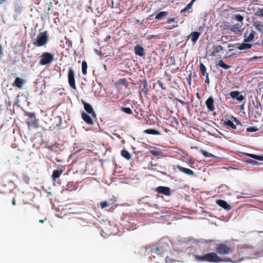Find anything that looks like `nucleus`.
Here are the masks:
<instances>
[{
  "label": "nucleus",
  "mask_w": 263,
  "mask_h": 263,
  "mask_svg": "<svg viewBox=\"0 0 263 263\" xmlns=\"http://www.w3.org/2000/svg\"><path fill=\"white\" fill-rule=\"evenodd\" d=\"M247 162L250 164H254V165H258V163L257 161H255V160L250 159L247 161Z\"/></svg>",
  "instance_id": "nucleus-47"
},
{
  "label": "nucleus",
  "mask_w": 263,
  "mask_h": 263,
  "mask_svg": "<svg viewBox=\"0 0 263 263\" xmlns=\"http://www.w3.org/2000/svg\"><path fill=\"white\" fill-rule=\"evenodd\" d=\"M241 27V25L239 23H237L235 25H231L230 27V30L235 32H240L241 31L240 28Z\"/></svg>",
  "instance_id": "nucleus-21"
},
{
  "label": "nucleus",
  "mask_w": 263,
  "mask_h": 263,
  "mask_svg": "<svg viewBox=\"0 0 263 263\" xmlns=\"http://www.w3.org/2000/svg\"><path fill=\"white\" fill-rule=\"evenodd\" d=\"M24 82L25 81L24 80L19 77H16L14 81L13 85L19 89H21L23 87Z\"/></svg>",
  "instance_id": "nucleus-19"
},
{
  "label": "nucleus",
  "mask_w": 263,
  "mask_h": 263,
  "mask_svg": "<svg viewBox=\"0 0 263 263\" xmlns=\"http://www.w3.org/2000/svg\"><path fill=\"white\" fill-rule=\"evenodd\" d=\"M168 248L169 245L167 242L161 241L158 243L157 247L152 249L151 252L153 254L162 256L165 254Z\"/></svg>",
  "instance_id": "nucleus-3"
},
{
  "label": "nucleus",
  "mask_w": 263,
  "mask_h": 263,
  "mask_svg": "<svg viewBox=\"0 0 263 263\" xmlns=\"http://www.w3.org/2000/svg\"><path fill=\"white\" fill-rule=\"evenodd\" d=\"M177 50H172L170 53V57L169 58L170 63L172 65H175L176 64V58L181 59V57H179V54H180L179 52H177V55H176Z\"/></svg>",
  "instance_id": "nucleus-12"
},
{
  "label": "nucleus",
  "mask_w": 263,
  "mask_h": 263,
  "mask_svg": "<svg viewBox=\"0 0 263 263\" xmlns=\"http://www.w3.org/2000/svg\"><path fill=\"white\" fill-rule=\"evenodd\" d=\"M168 13L166 11H161L156 14L155 19L156 20H160L163 17L166 16L167 15Z\"/></svg>",
  "instance_id": "nucleus-31"
},
{
  "label": "nucleus",
  "mask_w": 263,
  "mask_h": 263,
  "mask_svg": "<svg viewBox=\"0 0 263 263\" xmlns=\"http://www.w3.org/2000/svg\"><path fill=\"white\" fill-rule=\"evenodd\" d=\"M121 154L123 157L127 160H129L131 158V155L130 153L125 149H122L121 152Z\"/></svg>",
  "instance_id": "nucleus-29"
},
{
  "label": "nucleus",
  "mask_w": 263,
  "mask_h": 263,
  "mask_svg": "<svg viewBox=\"0 0 263 263\" xmlns=\"http://www.w3.org/2000/svg\"><path fill=\"white\" fill-rule=\"evenodd\" d=\"M48 40L47 32L40 33L36 37V40L34 44L35 46L40 47L45 45Z\"/></svg>",
  "instance_id": "nucleus-6"
},
{
  "label": "nucleus",
  "mask_w": 263,
  "mask_h": 263,
  "mask_svg": "<svg viewBox=\"0 0 263 263\" xmlns=\"http://www.w3.org/2000/svg\"><path fill=\"white\" fill-rule=\"evenodd\" d=\"M18 15L19 14H15V13L13 14V17H14V20H17V17Z\"/></svg>",
  "instance_id": "nucleus-63"
},
{
  "label": "nucleus",
  "mask_w": 263,
  "mask_h": 263,
  "mask_svg": "<svg viewBox=\"0 0 263 263\" xmlns=\"http://www.w3.org/2000/svg\"><path fill=\"white\" fill-rule=\"evenodd\" d=\"M175 20V18L174 17L168 19L167 23H170V22H174Z\"/></svg>",
  "instance_id": "nucleus-56"
},
{
  "label": "nucleus",
  "mask_w": 263,
  "mask_h": 263,
  "mask_svg": "<svg viewBox=\"0 0 263 263\" xmlns=\"http://www.w3.org/2000/svg\"><path fill=\"white\" fill-rule=\"evenodd\" d=\"M68 83L70 86L74 89H76L74 71L72 68L70 67L68 72Z\"/></svg>",
  "instance_id": "nucleus-9"
},
{
  "label": "nucleus",
  "mask_w": 263,
  "mask_h": 263,
  "mask_svg": "<svg viewBox=\"0 0 263 263\" xmlns=\"http://www.w3.org/2000/svg\"><path fill=\"white\" fill-rule=\"evenodd\" d=\"M140 83L141 84L139 86V94L141 97L142 95L146 96L149 91V88L147 80L143 79L140 80Z\"/></svg>",
  "instance_id": "nucleus-7"
},
{
  "label": "nucleus",
  "mask_w": 263,
  "mask_h": 263,
  "mask_svg": "<svg viewBox=\"0 0 263 263\" xmlns=\"http://www.w3.org/2000/svg\"><path fill=\"white\" fill-rule=\"evenodd\" d=\"M233 18L239 22H242L243 20V16L240 14H236L233 16Z\"/></svg>",
  "instance_id": "nucleus-38"
},
{
  "label": "nucleus",
  "mask_w": 263,
  "mask_h": 263,
  "mask_svg": "<svg viewBox=\"0 0 263 263\" xmlns=\"http://www.w3.org/2000/svg\"><path fill=\"white\" fill-rule=\"evenodd\" d=\"M214 100L212 97H209L205 101V104L208 109L212 111L215 109Z\"/></svg>",
  "instance_id": "nucleus-15"
},
{
  "label": "nucleus",
  "mask_w": 263,
  "mask_h": 263,
  "mask_svg": "<svg viewBox=\"0 0 263 263\" xmlns=\"http://www.w3.org/2000/svg\"><path fill=\"white\" fill-rule=\"evenodd\" d=\"M223 124L225 125L230 127L232 129H234L236 128V126L233 123V122H232L230 120H224L223 122Z\"/></svg>",
  "instance_id": "nucleus-33"
},
{
  "label": "nucleus",
  "mask_w": 263,
  "mask_h": 263,
  "mask_svg": "<svg viewBox=\"0 0 263 263\" xmlns=\"http://www.w3.org/2000/svg\"><path fill=\"white\" fill-rule=\"evenodd\" d=\"M12 204L13 205H15L16 204L15 199L14 197H13L12 200Z\"/></svg>",
  "instance_id": "nucleus-58"
},
{
  "label": "nucleus",
  "mask_w": 263,
  "mask_h": 263,
  "mask_svg": "<svg viewBox=\"0 0 263 263\" xmlns=\"http://www.w3.org/2000/svg\"><path fill=\"white\" fill-rule=\"evenodd\" d=\"M165 76H166L167 77H168V81H171V79L170 78V75L166 72H165Z\"/></svg>",
  "instance_id": "nucleus-59"
},
{
  "label": "nucleus",
  "mask_w": 263,
  "mask_h": 263,
  "mask_svg": "<svg viewBox=\"0 0 263 263\" xmlns=\"http://www.w3.org/2000/svg\"><path fill=\"white\" fill-rule=\"evenodd\" d=\"M157 84H158V85L161 87V88L162 89L164 90H165L166 89V87L164 86L163 83L160 80H158L157 81Z\"/></svg>",
  "instance_id": "nucleus-42"
},
{
  "label": "nucleus",
  "mask_w": 263,
  "mask_h": 263,
  "mask_svg": "<svg viewBox=\"0 0 263 263\" xmlns=\"http://www.w3.org/2000/svg\"><path fill=\"white\" fill-rule=\"evenodd\" d=\"M122 59V58L120 57V55H118V58H115V60L117 61H120L121 59Z\"/></svg>",
  "instance_id": "nucleus-61"
},
{
  "label": "nucleus",
  "mask_w": 263,
  "mask_h": 263,
  "mask_svg": "<svg viewBox=\"0 0 263 263\" xmlns=\"http://www.w3.org/2000/svg\"><path fill=\"white\" fill-rule=\"evenodd\" d=\"M82 118L83 120L89 125H92L93 122L91 117L85 112H83L81 114Z\"/></svg>",
  "instance_id": "nucleus-18"
},
{
  "label": "nucleus",
  "mask_w": 263,
  "mask_h": 263,
  "mask_svg": "<svg viewBox=\"0 0 263 263\" xmlns=\"http://www.w3.org/2000/svg\"><path fill=\"white\" fill-rule=\"evenodd\" d=\"M216 66H220L224 69H229L231 67L230 65L225 64L222 60H219L216 63Z\"/></svg>",
  "instance_id": "nucleus-27"
},
{
  "label": "nucleus",
  "mask_w": 263,
  "mask_h": 263,
  "mask_svg": "<svg viewBox=\"0 0 263 263\" xmlns=\"http://www.w3.org/2000/svg\"><path fill=\"white\" fill-rule=\"evenodd\" d=\"M232 118L236 125H241V122L236 118L232 117Z\"/></svg>",
  "instance_id": "nucleus-48"
},
{
  "label": "nucleus",
  "mask_w": 263,
  "mask_h": 263,
  "mask_svg": "<svg viewBox=\"0 0 263 263\" xmlns=\"http://www.w3.org/2000/svg\"><path fill=\"white\" fill-rule=\"evenodd\" d=\"M194 257L195 260L199 262H213V263H218L221 262H236L240 260H238V261L234 260H233L230 257H221L220 256L218 255L217 253L215 252H210L201 255L194 254Z\"/></svg>",
  "instance_id": "nucleus-1"
},
{
  "label": "nucleus",
  "mask_w": 263,
  "mask_h": 263,
  "mask_svg": "<svg viewBox=\"0 0 263 263\" xmlns=\"http://www.w3.org/2000/svg\"><path fill=\"white\" fill-rule=\"evenodd\" d=\"M255 34V32L253 30H251V33L249 34V35L248 36H245V38L244 39L245 42H249L252 41L254 38Z\"/></svg>",
  "instance_id": "nucleus-25"
},
{
  "label": "nucleus",
  "mask_w": 263,
  "mask_h": 263,
  "mask_svg": "<svg viewBox=\"0 0 263 263\" xmlns=\"http://www.w3.org/2000/svg\"><path fill=\"white\" fill-rule=\"evenodd\" d=\"M3 55V53L2 52V50H0V60L2 59Z\"/></svg>",
  "instance_id": "nucleus-64"
},
{
  "label": "nucleus",
  "mask_w": 263,
  "mask_h": 263,
  "mask_svg": "<svg viewBox=\"0 0 263 263\" xmlns=\"http://www.w3.org/2000/svg\"><path fill=\"white\" fill-rule=\"evenodd\" d=\"M165 260L166 263L172 262V259L169 258L168 256H166L165 257Z\"/></svg>",
  "instance_id": "nucleus-54"
},
{
  "label": "nucleus",
  "mask_w": 263,
  "mask_h": 263,
  "mask_svg": "<svg viewBox=\"0 0 263 263\" xmlns=\"http://www.w3.org/2000/svg\"><path fill=\"white\" fill-rule=\"evenodd\" d=\"M177 168L178 169V170L187 175L189 176H193L194 175V173L193 171L189 168L183 167L181 166L178 165L177 166Z\"/></svg>",
  "instance_id": "nucleus-17"
},
{
  "label": "nucleus",
  "mask_w": 263,
  "mask_h": 263,
  "mask_svg": "<svg viewBox=\"0 0 263 263\" xmlns=\"http://www.w3.org/2000/svg\"><path fill=\"white\" fill-rule=\"evenodd\" d=\"M150 153L152 155H153V156H158L160 155V154H161V152L159 150L154 149V150L150 151Z\"/></svg>",
  "instance_id": "nucleus-41"
},
{
  "label": "nucleus",
  "mask_w": 263,
  "mask_h": 263,
  "mask_svg": "<svg viewBox=\"0 0 263 263\" xmlns=\"http://www.w3.org/2000/svg\"><path fill=\"white\" fill-rule=\"evenodd\" d=\"M134 49L137 50V49H144L143 48V47H142L141 46H140L139 45H136L134 47Z\"/></svg>",
  "instance_id": "nucleus-55"
},
{
  "label": "nucleus",
  "mask_w": 263,
  "mask_h": 263,
  "mask_svg": "<svg viewBox=\"0 0 263 263\" xmlns=\"http://www.w3.org/2000/svg\"><path fill=\"white\" fill-rule=\"evenodd\" d=\"M258 130V129L255 127H249L247 128V132H256Z\"/></svg>",
  "instance_id": "nucleus-43"
},
{
  "label": "nucleus",
  "mask_w": 263,
  "mask_h": 263,
  "mask_svg": "<svg viewBox=\"0 0 263 263\" xmlns=\"http://www.w3.org/2000/svg\"><path fill=\"white\" fill-rule=\"evenodd\" d=\"M144 133L147 134L155 135H159L160 134V133L158 130L153 128L146 129L144 130Z\"/></svg>",
  "instance_id": "nucleus-23"
},
{
  "label": "nucleus",
  "mask_w": 263,
  "mask_h": 263,
  "mask_svg": "<svg viewBox=\"0 0 263 263\" xmlns=\"http://www.w3.org/2000/svg\"><path fill=\"white\" fill-rule=\"evenodd\" d=\"M219 51V50H213L212 52L211 53V55H214L216 53H218Z\"/></svg>",
  "instance_id": "nucleus-57"
},
{
  "label": "nucleus",
  "mask_w": 263,
  "mask_h": 263,
  "mask_svg": "<svg viewBox=\"0 0 263 263\" xmlns=\"http://www.w3.org/2000/svg\"><path fill=\"white\" fill-rule=\"evenodd\" d=\"M230 27H231V25L225 24L224 25V29L226 30H230Z\"/></svg>",
  "instance_id": "nucleus-52"
},
{
  "label": "nucleus",
  "mask_w": 263,
  "mask_h": 263,
  "mask_svg": "<svg viewBox=\"0 0 263 263\" xmlns=\"http://www.w3.org/2000/svg\"><path fill=\"white\" fill-rule=\"evenodd\" d=\"M217 204L221 206V208H223L224 210H230L231 209V207L230 205H229L226 201L219 199L216 200Z\"/></svg>",
  "instance_id": "nucleus-16"
},
{
  "label": "nucleus",
  "mask_w": 263,
  "mask_h": 263,
  "mask_svg": "<svg viewBox=\"0 0 263 263\" xmlns=\"http://www.w3.org/2000/svg\"><path fill=\"white\" fill-rule=\"evenodd\" d=\"M136 55H138L140 57H142L144 55V50H135Z\"/></svg>",
  "instance_id": "nucleus-44"
},
{
  "label": "nucleus",
  "mask_w": 263,
  "mask_h": 263,
  "mask_svg": "<svg viewBox=\"0 0 263 263\" xmlns=\"http://www.w3.org/2000/svg\"><path fill=\"white\" fill-rule=\"evenodd\" d=\"M195 1V0H192L190 2V3H189L184 8L182 9L181 10V13L185 12L186 11L191 9L192 8V5Z\"/></svg>",
  "instance_id": "nucleus-34"
},
{
  "label": "nucleus",
  "mask_w": 263,
  "mask_h": 263,
  "mask_svg": "<svg viewBox=\"0 0 263 263\" xmlns=\"http://www.w3.org/2000/svg\"><path fill=\"white\" fill-rule=\"evenodd\" d=\"M235 249L234 246L228 242L218 243L215 246V251L218 254L227 256L232 254Z\"/></svg>",
  "instance_id": "nucleus-2"
},
{
  "label": "nucleus",
  "mask_w": 263,
  "mask_h": 263,
  "mask_svg": "<svg viewBox=\"0 0 263 263\" xmlns=\"http://www.w3.org/2000/svg\"><path fill=\"white\" fill-rule=\"evenodd\" d=\"M120 109L128 115H132L133 114V111L129 107H122Z\"/></svg>",
  "instance_id": "nucleus-39"
},
{
  "label": "nucleus",
  "mask_w": 263,
  "mask_h": 263,
  "mask_svg": "<svg viewBox=\"0 0 263 263\" xmlns=\"http://www.w3.org/2000/svg\"><path fill=\"white\" fill-rule=\"evenodd\" d=\"M25 115L28 117V119L26 121L28 128H37L38 125L35 113L25 112Z\"/></svg>",
  "instance_id": "nucleus-4"
},
{
  "label": "nucleus",
  "mask_w": 263,
  "mask_h": 263,
  "mask_svg": "<svg viewBox=\"0 0 263 263\" xmlns=\"http://www.w3.org/2000/svg\"><path fill=\"white\" fill-rule=\"evenodd\" d=\"M53 54L49 52H44L40 57L39 63L42 65H45L50 64L53 60Z\"/></svg>",
  "instance_id": "nucleus-5"
},
{
  "label": "nucleus",
  "mask_w": 263,
  "mask_h": 263,
  "mask_svg": "<svg viewBox=\"0 0 263 263\" xmlns=\"http://www.w3.org/2000/svg\"><path fill=\"white\" fill-rule=\"evenodd\" d=\"M22 9L20 7H16L14 10L15 14H20L21 12Z\"/></svg>",
  "instance_id": "nucleus-46"
},
{
  "label": "nucleus",
  "mask_w": 263,
  "mask_h": 263,
  "mask_svg": "<svg viewBox=\"0 0 263 263\" xmlns=\"http://www.w3.org/2000/svg\"><path fill=\"white\" fill-rule=\"evenodd\" d=\"M199 68L202 76H205L206 77V75L209 74V73L206 72V68L203 63H200Z\"/></svg>",
  "instance_id": "nucleus-24"
},
{
  "label": "nucleus",
  "mask_w": 263,
  "mask_h": 263,
  "mask_svg": "<svg viewBox=\"0 0 263 263\" xmlns=\"http://www.w3.org/2000/svg\"><path fill=\"white\" fill-rule=\"evenodd\" d=\"M110 39V36L109 35H107L104 39H103L102 40L105 42H107L109 39Z\"/></svg>",
  "instance_id": "nucleus-51"
},
{
  "label": "nucleus",
  "mask_w": 263,
  "mask_h": 263,
  "mask_svg": "<svg viewBox=\"0 0 263 263\" xmlns=\"http://www.w3.org/2000/svg\"><path fill=\"white\" fill-rule=\"evenodd\" d=\"M114 202H112L111 200H109L108 201H104L100 202V205L101 209H104L105 208L109 207L110 205L112 204Z\"/></svg>",
  "instance_id": "nucleus-26"
},
{
  "label": "nucleus",
  "mask_w": 263,
  "mask_h": 263,
  "mask_svg": "<svg viewBox=\"0 0 263 263\" xmlns=\"http://www.w3.org/2000/svg\"><path fill=\"white\" fill-rule=\"evenodd\" d=\"M199 152L202 154L204 157H211V158H215V156L213 155V154L208 153V152L200 149L199 151Z\"/></svg>",
  "instance_id": "nucleus-37"
},
{
  "label": "nucleus",
  "mask_w": 263,
  "mask_h": 263,
  "mask_svg": "<svg viewBox=\"0 0 263 263\" xmlns=\"http://www.w3.org/2000/svg\"><path fill=\"white\" fill-rule=\"evenodd\" d=\"M258 45L257 43L250 44L248 42H243L240 46L237 47V49H249L251 47H253L256 48V46Z\"/></svg>",
  "instance_id": "nucleus-14"
},
{
  "label": "nucleus",
  "mask_w": 263,
  "mask_h": 263,
  "mask_svg": "<svg viewBox=\"0 0 263 263\" xmlns=\"http://www.w3.org/2000/svg\"><path fill=\"white\" fill-rule=\"evenodd\" d=\"M253 26L260 32H263V25L260 22L253 23Z\"/></svg>",
  "instance_id": "nucleus-28"
},
{
  "label": "nucleus",
  "mask_w": 263,
  "mask_h": 263,
  "mask_svg": "<svg viewBox=\"0 0 263 263\" xmlns=\"http://www.w3.org/2000/svg\"><path fill=\"white\" fill-rule=\"evenodd\" d=\"M215 49H216V50L223 49V48L221 46L219 45V46H216V47L215 48Z\"/></svg>",
  "instance_id": "nucleus-62"
},
{
  "label": "nucleus",
  "mask_w": 263,
  "mask_h": 263,
  "mask_svg": "<svg viewBox=\"0 0 263 263\" xmlns=\"http://www.w3.org/2000/svg\"><path fill=\"white\" fill-rule=\"evenodd\" d=\"M87 64L86 61H83L82 63V71L84 75L87 74Z\"/></svg>",
  "instance_id": "nucleus-36"
},
{
  "label": "nucleus",
  "mask_w": 263,
  "mask_h": 263,
  "mask_svg": "<svg viewBox=\"0 0 263 263\" xmlns=\"http://www.w3.org/2000/svg\"><path fill=\"white\" fill-rule=\"evenodd\" d=\"M255 14L256 15H257L260 17L263 16V8H258L257 9L256 12H255Z\"/></svg>",
  "instance_id": "nucleus-40"
},
{
  "label": "nucleus",
  "mask_w": 263,
  "mask_h": 263,
  "mask_svg": "<svg viewBox=\"0 0 263 263\" xmlns=\"http://www.w3.org/2000/svg\"><path fill=\"white\" fill-rule=\"evenodd\" d=\"M6 105L8 107L11 106V101L10 100H8V102H6Z\"/></svg>",
  "instance_id": "nucleus-60"
},
{
  "label": "nucleus",
  "mask_w": 263,
  "mask_h": 263,
  "mask_svg": "<svg viewBox=\"0 0 263 263\" xmlns=\"http://www.w3.org/2000/svg\"><path fill=\"white\" fill-rule=\"evenodd\" d=\"M117 83L119 85H122L124 86L126 88H127L128 86V83L126 79L125 78L119 79Z\"/></svg>",
  "instance_id": "nucleus-35"
},
{
  "label": "nucleus",
  "mask_w": 263,
  "mask_h": 263,
  "mask_svg": "<svg viewBox=\"0 0 263 263\" xmlns=\"http://www.w3.org/2000/svg\"><path fill=\"white\" fill-rule=\"evenodd\" d=\"M231 97L239 101H242L245 99V97L238 91H233L230 92Z\"/></svg>",
  "instance_id": "nucleus-13"
},
{
  "label": "nucleus",
  "mask_w": 263,
  "mask_h": 263,
  "mask_svg": "<svg viewBox=\"0 0 263 263\" xmlns=\"http://www.w3.org/2000/svg\"><path fill=\"white\" fill-rule=\"evenodd\" d=\"M82 102L84 105V108L85 110H86V111L87 113H88L89 114L91 115L92 117L96 118V114L95 112L94 111L92 106L90 104L86 102L85 101H84L83 100H82Z\"/></svg>",
  "instance_id": "nucleus-11"
},
{
  "label": "nucleus",
  "mask_w": 263,
  "mask_h": 263,
  "mask_svg": "<svg viewBox=\"0 0 263 263\" xmlns=\"http://www.w3.org/2000/svg\"><path fill=\"white\" fill-rule=\"evenodd\" d=\"M200 34V33L197 31H195L191 33V37L193 43H195L197 42V40L199 37Z\"/></svg>",
  "instance_id": "nucleus-22"
},
{
  "label": "nucleus",
  "mask_w": 263,
  "mask_h": 263,
  "mask_svg": "<svg viewBox=\"0 0 263 263\" xmlns=\"http://www.w3.org/2000/svg\"><path fill=\"white\" fill-rule=\"evenodd\" d=\"M206 79L205 80V83L209 84V83H210V79H209V74H206Z\"/></svg>",
  "instance_id": "nucleus-53"
},
{
  "label": "nucleus",
  "mask_w": 263,
  "mask_h": 263,
  "mask_svg": "<svg viewBox=\"0 0 263 263\" xmlns=\"http://www.w3.org/2000/svg\"><path fill=\"white\" fill-rule=\"evenodd\" d=\"M96 53L100 57V59L103 58H107L109 59L110 57H112L115 55V52L111 50H95Z\"/></svg>",
  "instance_id": "nucleus-8"
},
{
  "label": "nucleus",
  "mask_w": 263,
  "mask_h": 263,
  "mask_svg": "<svg viewBox=\"0 0 263 263\" xmlns=\"http://www.w3.org/2000/svg\"><path fill=\"white\" fill-rule=\"evenodd\" d=\"M175 100L176 101H177L178 102H179L182 105H185L187 104V103L185 102L183 100H180V99H177V98H175Z\"/></svg>",
  "instance_id": "nucleus-49"
},
{
  "label": "nucleus",
  "mask_w": 263,
  "mask_h": 263,
  "mask_svg": "<svg viewBox=\"0 0 263 263\" xmlns=\"http://www.w3.org/2000/svg\"><path fill=\"white\" fill-rule=\"evenodd\" d=\"M231 50H229L231 51ZM240 53V52H237L236 53H230V52H228L226 53V54L223 57V59H227L230 57L235 58L237 56V55H239Z\"/></svg>",
  "instance_id": "nucleus-30"
},
{
  "label": "nucleus",
  "mask_w": 263,
  "mask_h": 263,
  "mask_svg": "<svg viewBox=\"0 0 263 263\" xmlns=\"http://www.w3.org/2000/svg\"><path fill=\"white\" fill-rule=\"evenodd\" d=\"M64 170L63 168H59L54 170L52 172V178L53 180L56 181V179L59 178L61 174L63 173Z\"/></svg>",
  "instance_id": "nucleus-20"
},
{
  "label": "nucleus",
  "mask_w": 263,
  "mask_h": 263,
  "mask_svg": "<svg viewBox=\"0 0 263 263\" xmlns=\"http://www.w3.org/2000/svg\"><path fill=\"white\" fill-rule=\"evenodd\" d=\"M246 155L257 160L263 161V156H258L252 154H246Z\"/></svg>",
  "instance_id": "nucleus-32"
},
{
  "label": "nucleus",
  "mask_w": 263,
  "mask_h": 263,
  "mask_svg": "<svg viewBox=\"0 0 263 263\" xmlns=\"http://www.w3.org/2000/svg\"><path fill=\"white\" fill-rule=\"evenodd\" d=\"M177 26V25H169V26H166V28L167 29H173L174 28L176 27Z\"/></svg>",
  "instance_id": "nucleus-50"
},
{
  "label": "nucleus",
  "mask_w": 263,
  "mask_h": 263,
  "mask_svg": "<svg viewBox=\"0 0 263 263\" xmlns=\"http://www.w3.org/2000/svg\"><path fill=\"white\" fill-rule=\"evenodd\" d=\"M263 57V53L262 54H258L257 55L254 56L251 58L249 59V61L252 60H255L257 59H260Z\"/></svg>",
  "instance_id": "nucleus-45"
},
{
  "label": "nucleus",
  "mask_w": 263,
  "mask_h": 263,
  "mask_svg": "<svg viewBox=\"0 0 263 263\" xmlns=\"http://www.w3.org/2000/svg\"><path fill=\"white\" fill-rule=\"evenodd\" d=\"M155 191L158 193L162 194L165 196H169L171 194V189L167 186H159L155 188Z\"/></svg>",
  "instance_id": "nucleus-10"
}]
</instances>
